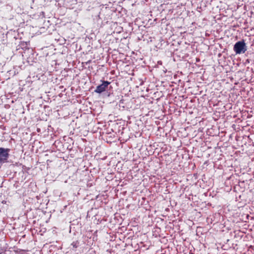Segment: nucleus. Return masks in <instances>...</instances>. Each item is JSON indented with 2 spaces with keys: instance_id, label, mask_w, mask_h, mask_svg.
Listing matches in <instances>:
<instances>
[{
  "instance_id": "nucleus-1",
  "label": "nucleus",
  "mask_w": 254,
  "mask_h": 254,
  "mask_svg": "<svg viewBox=\"0 0 254 254\" xmlns=\"http://www.w3.org/2000/svg\"><path fill=\"white\" fill-rule=\"evenodd\" d=\"M234 51L236 54H244L247 50V47L244 40L239 41L234 46Z\"/></svg>"
},
{
  "instance_id": "nucleus-2",
  "label": "nucleus",
  "mask_w": 254,
  "mask_h": 254,
  "mask_svg": "<svg viewBox=\"0 0 254 254\" xmlns=\"http://www.w3.org/2000/svg\"><path fill=\"white\" fill-rule=\"evenodd\" d=\"M10 150L9 148L0 147V165L8 162Z\"/></svg>"
},
{
  "instance_id": "nucleus-3",
  "label": "nucleus",
  "mask_w": 254,
  "mask_h": 254,
  "mask_svg": "<svg viewBox=\"0 0 254 254\" xmlns=\"http://www.w3.org/2000/svg\"><path fill=\"white\" fill-rule=\"evenodd\" d=\"M110 84V82L108 81H104L102 84L97 86L95 92L98 93H101L105 91L106 88Z\"/></svg>"
},
{
  "instance_id": "nucleus-4",
  "label": "nucleus",
  "mask_w": 254,
  "mask_h": 254,
  "mask_svg": "<svg viewBox=\"0 0 254 254\" xmlns=\"http://www.w3.org/2000/svg\"><path fill=\"white\" fill-rule=\"evenodd\" d=\"M71 246L73 249L77 248L79 246V242L78 241L73 242L71 243Z\"/></svg>"
},
{
  "instance_id": "nucleus-5",
  "label": "nucleus",
  "mask_w": 254,
  "mask_h": 254,
  "mask_svg": "<svg viewBox=\"0 0 254 254\" xmlns=\"http://www.w3.org/2000/svg\"><path fill=\"white\" fill-rule=\"evenodd\" d=\"M0 254H2V253H0Z\"/></svg>"
}]
</instances>
